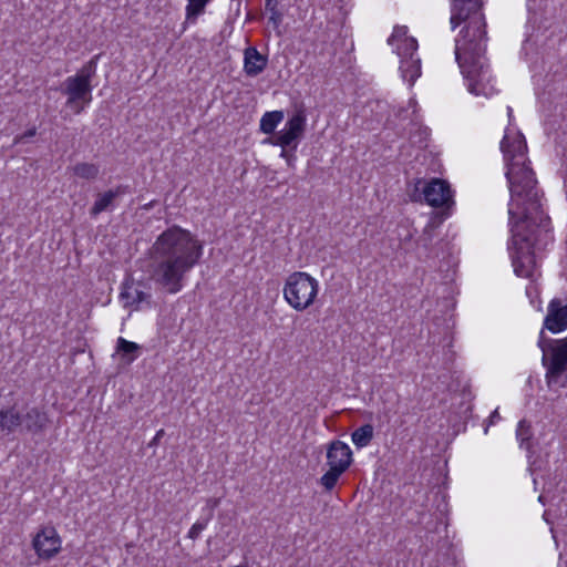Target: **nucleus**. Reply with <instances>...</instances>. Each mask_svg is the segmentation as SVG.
<instances>
[{
	"label": "nucleus",
	"mask_w": 567,
	"mask_h": 567,
	"mask_svg": "<svg viewBox=\"0 0 567 567\" xmlns=\"http://www.w3.org/2000/svg\"><path fill=\"white\" fill-rule=\"evenodd\" d=\"M284 111L266 112L261 118L259 128L264 134H274L278 124L284 120Z\"/></svg>",
	"instance_id": "obj_19"
},
{
	"label": "nucleus",
	"mask_w": 567,
	"mask_h": 567,
	"mask_svg": "<svg viewBox=\"0 0 567 567\" xmlns=\"http://www.w3.org/2000/svg\"><path fill=\"white\" fill-rule=\"evenodd\" d=\"M544 329L551 333H559L567 329V302L559 298H554L547 307V315L544 319Z\"/></svg>",
	"instance_id": "obj_13"
},
{
	"label": "nucleus",
	"mask_w": 567,
	"mask_h": 567,
	"mask_svg": "<svg viewBox=\"0 0 567 567\" xmlns=\"http://www.w3.org/2000/svg\"><path fill=\"white\" fill-rule=\"evenodd\" d=\"M99 172V166L92 163H79L73 167V173L83 179H94Z\"/></svg>",
	"instance_id": "obj_23"
},
{
	"label": "nucleus",
	"mask_w": 567,
	"mask_h": 567,
	"mask_svg": "<svg viewBox=\"0 0 567 567\" xmlns=\"http://www.w3.org/2000/svg\"><path fill=\"white\" fill-rule=\"evenodd\" d=\"M126 193H128V186L118 185L113 189L99 194L96 200L90 209V215L92 217H96L105 210L113 209L115 199Z\"/></svg>",
	"instance_id": "obj_16"
},
{
	"label": "nucleus",
	"mask_w": 567,
	"mask_h": 567,
	"mask_svg": "<svg viewBox=\"0 0 567 567\" xmlns=\"http://www.w3.org/2000/svg\"><path fill=\"white\" fill-rule=\"evenodd\" d=\"M99 55L86 62L75 75L63 82L62 92L68 96L65 106L80 114L92 101V79L96 73Z\"/></svg>",
	"instance_id": "obj_5"
},
{
	"label": "nucleus",
	"mask_w": 567,
	"mask_h": 567,
	"mask_svg": "<svg viewBox=\"0 0 567 567\" xmlns=\"http://www.w3.org/2000/svg\"><path fill=\"white\" fill-rule=\"evenodd\" d=\"M22 414L14 408L0 411V430L7 434L13 433L18 429L22 431Z\"/></svg>",
	"instance_id": "obj_18"
},
{
	"label": "nucleus",
	"mask_w": 567,
	"mask_h": 567,
	"mask_svg": "<svg viewBox=\"0 0 567 567\" xmlns=\"http://www.w3.org/2000/svg\"><path fill=\"white\" fill-rule=\"evenodd\" d=\"M209 1L210 0H188V4L186 7L187 18L202 14Z\"/></svg>",
	"instance_id": "obj_24"
},
{
	"label": "nucleus",
	"mask_w": 567,
	"mask_h": 567,
	"mask_svg": "<svg viewBox=\"0 0 567 567\" xmlns=\"http://www.w3.org/2000/svg\"><path fill=\"white\" fill-rule=\"evenodd\" d=\"M352 463V451L349 445L342 441H332L327 449V464L329 470L321 476L320 484L331 491L338 483L340 476L350 467Z\"/></svg>",
	"instance_id": "obj_9"
},
{
	"label": "nucleus",
	"mask_w": 567,
	"mask_h": 567,
	"mask_svg": "<svg viewBox=\"0 0 567 567\" xmlns=\"http://www.w3.org/2000/svg\"><path fill=\"white\" fill-rule=\"evenodd\" d=\"M389 43L396 48L403 80L412 85L421 75V60L416 56L417 41L408 37V28L402 25L394 28Z\"/></svg>",
	"instance_id": "obj_6"
},
{
	"label": "nucleus",
	"mask_w": 567,
	"mask_h": 567,
	"mask_svg": "<svg viewBox=\"0 0 567 567\" xmlns=\"http://www.w3.org/2000/svg\"><path fill=\"white\" fill-rule=\"evenodd\" d=\"M143 284L141 281H125L122 286L120 299L124 307H135L136 309L141 303H150L151 293L143 290Z\"/></svg>",
	"instance_id": "obj_14"
},
{
	"label": "nucleus",
	"mask_w": 567,
	"mask_h": 567,
	"mask_svg": "<svg viewBox=\"0 0 567 567\" xmlns=\"http://www.w3.org/2000/svg\"><path fill=\"white\" fill-rule=\"evenodd\" d=\"M220 499L219 498H208L206 502V507L208 509L207 516L209 517V520L214 517V509L219 505Z\"/></svg>",
	"instance_id": "obj_28"
},
{
	"label": "nucleus",
	"mask_w": 567,
	"mask_h": 567,
	"mask_svg": "<svg viewBox=\"0 0 567 567\" xmlns=\"http://www.w3.org/2000/svg\"><path fill=\"white\" fill-rule=\"evenodd\" d=\"M485 37H470L455 40V59L467 81V89L474 95L488 97L496 92L489 83L491 75L485 63Z\"/></svg>",
	"instance_id": "obj_3"
},
{
	"label": "nucleus",
	"mask_w": 567,
	"mask_h": 567,
	"mask_svg": "<svg viewBox=\"0 0 567 567\" xmlns=\"http://www.w3.org/2000/svg\"><path fill=\"white\" fill-rule=\"evenodd\" d=\"M410 196L414 202H425L433 207H449L453 204L450 184L440 178L417 181Z\"/></svg>",
	"instance_id": "obj_10"
},
{
	"label": "nucleus",
	"mask_w": 567,
	"mask_h": 567,
	"mask_svg": "<svg viewBox=\"0 0 567 567\" xmlns=\"http://www.w3.org/2000/svg\"><path fill=\"white\" fill-rule=\"evenodd\" d=\"M165 435V431L163 429L158 430L152 441L148 443V446H157L159 444L161 439Z\"/></svg>",
	"instance_id": "obj_29"
},
{
	"label": "nucleus",
	"mask_w": 567,
	"mask_h": 567,
	"mask_svg": "<svg viewBox=\"0 0 567 567\" xmlns=\"http://www.w3.org/2000/svg\"><path fill=\"white\" fill-rule=\"evenodd\" d=\"M516 437L519 441L520 447L530 451V440L533 437V431L530 424L526 420L519 421L516 430Z\"/></svg>",
	"instance_id": "obj_22"
},
{
	"label": "nucleus",
	"mask_w": 567,
	"mask_h": 567,
	"mask_svg": "<svg viewBox=\"0 0 567 567\" xmlns=\"http://www.w3.org/2000/svg\"><path fill=\"white\" fill-rule=\"evenodd\" d=\"M352 442L358 449L365 447L370 444L373 439V426L371 424H364L358 427L351 434Z\"/></svg>",
	"instance_id": "obj_21"
},
{
	"label": "nucleus",
	"mask_w": 567,
	"mask_h": 567,
	"mask_svg": "<svg viewBox=\"0 0 567 567\" xmlns=\"http://www.w3.org/2000/svg\"><path fill=\"white\" fill-rule=\"evenodd\" d=\"M278 0H266L265 2V9L266 11L270 12V20L275 23L280 20L281 16L277 10Z\"/></svg>",
	"instance_id": "obj_26"
},
{
	"label": "nucleus",
	"mask_w": 567,
	"mask_h": 567,
	"mask_svg": "<svg viewBox=\"0 0 567 567\" xmlns=\"http://www.w3.org/2000/svg\"><path fill=\"white\" fill-rule=\"evenodd\" d=\"M405 112H406V110H403V109L400 110L398 116L399 117H403V113H405Z\"/></svg>",
	"instance_id": "obj_33"
},
{
	"label": "nucleus",
	"mask_w": 567,
	"mask_h": 567,
	"mask_svg": "<svg viewBox=\"0 0 567 567\" xmlns=\"http://www.w3.org/2000/svg\"><path fill=\"white\" fill-rule=\"evenodd\" d=\"M538 347L543 352L542 363L546 369L545 380L549 389L567 385V337L546 339L540 331Z\"/></svg>",
	"instance_id": "obj_4"
},
{
	"label": "nucleus",
	"mask_w": 567,
	"mask_h": 567,
	"mask_svg": "<svg viewBox=\"0 0 567 567\" xmlns=\"http://www.w3.org/2000/svg\"><path fill=\"white\" fill-rule=\"evenodd\" d=\"M22 431L31 434L42 433L49 424L48 414L38 409L30 408L22 414Z\"/></svg>",
	"instance_id": "obj_15"
},
{
	"label": "nucleus",
	"mask_w": 567,
	"mask_h": 567,
	"mask_svg": "<svg viewBox=\"0 0 567 567\" xmlns=\"http://www.w3.org/2000/svg\"><path fill=\"white\" fill-rule=\"evenodd\" d=\"M481 0H453L451 24L455 29L462 22L466 25L461 30L457 39L470 37H485V20L481 12Z\"/></svg>",
	"instance_id": "obj_7"
},
{
	"label": "nucleus",
	"mask_w": 567,
	"mask_h": 567,
	"mask_svg": "<svg viewBox=\"0 0 567 567\" xmlns=\"http://www.w3.org/2000/svg\"><path fill=\"white\" fill-rule=\"evenodd\" d=\"M209 517L198 519L188 530L187 537L195 540L199 537L200 533L207 527Z\"/></svg>",
	"instance_id": "obj_25"
},
{
	"label": "nucleus",
	"mask_w": 567,
	"mask_h": 567,
	"mask_svg": "<svg viewBox=\"0 0 567 567\" xmlns=\"http://www.w3.org/2000/svg\"><path fill=\"white\" fill-rule=\"evenodd\" d=\"M307 117L303 110H298L287 121L285 128L276 133L274 136L265 140V143H269L281 148H290L296 151L300 140L303 137L306 131Z\"/></svg>",
	"instance_id": "obj_11"
},
{
	"label": "nucleus",
	"mask_w": 567,
	"mask_h": 567,
	"mask_svg": "<svg viewBox=\"0 0 567 567\" xmlns=\"http://www.w3.org/2000/svg\"><path fill=\"white\" fill-rule=\"evenodd\" d=\"M415 105H416V101L414 99H410L409 106L410 107H415Z\"/></svg>",
	"instance_id": "obj_32"
},
{
	"label": "nucleus",
	"mask_w": 567,
	"mask_h": 567,
	"mask_svg": "<svg viewBox=\"0 0 567 567\" xmlns=\"http://www.w3.org/2000/svg\"><path fill=\"white\" fill-rule=\"evenodd\" d=\"M37 134V128L35 127H32V128H29L28 131H25L20 137L19 140L20 141H24L27 138H30V137H33L34 135Z\"/></svg>",
	"instance_id": "obj_30"
},
{
	"label": "nucleus",
	"mask_w": 567,
	"mask_h": 567,
	"mask_svg": "<svg viewBox=\"0 0 567 567\" xmlns=\"http://www.w3.org/2000/svg\"><path fill=\"white\" fill-rule=\"evenodd\" d=\"M296 151H291L290 148H281L280 156L287 161V164L292 167L293 162L296 161Z\"/></svg>",
	"instance_id": "obj_27"
},
{
	"label": "nucleus",
	"mask_w": 567,
	"mask_h": 567,
	"mask_svg": "<svg viewBox=\"0 0 567 567\" xmlns=\"http://www.w3.org/2000/svg\"><path fill=\"white\" fill-rule=\"evenodd\" d=\"M498 420H501V415L497 410L493 411L492 414L488 417V425L496 423Z\"/></svg>",
	"instance_id": "obj_31"
},
{
	"label": "nucleus",
	"mask_w": 567,
	"mask_h": 567,
	"mask_svg": "<svg viewBox=\"0 0 567 567\" xmlns=\"http://www.w3.org/2000/svg\"><path fill=\"white\" fill-rule=\"evenodd\" d=\"M507 171L511 200L508 204L512 243L508 246L514 271L518 277L532 278L536 269L534 248L539 237L549 234V218L542 210L535 173L527 164L524 136L505 134L501 142Z\"/></svg>",
	"instance_id": "obj_1"
},
{
	"label": "nucleus",
	"mask_w": 567,
	"mask_h": 567,
	"mask_svg": "<svg viewBox=\"0 0 567 567\" xmlns=\"http://www.w3.org/2000/svg\"><path fill=\"white\" fill-rule=\"evenodd\" d=\"M61 537L52 526L42 527L33 537L32 546L41 559L49 560L61 549Z\"/></svg>",
	"instance_id": "obj_12"
},
{
	"label": "nucleus",
	"mask_w": 567,
	"mask_h": 567,
	"mask_svg": "<svg viewBox=\"0 0 567 567\" xmlns=\"http://www.w3.org/2000/svg\"><path fill=\"white\" fill-rule=\"evenodd\" d=\"M268 58L261 54L255 47H248L244 51V71L255 78L264 72L267 68Z\"/></svg>",
	"instance_id": "obj_17"
},
{
	"label": "nucleus",
	"mask_w": 567,
	"mask_h": 567,
	"mask_svg": "<svg viewBox=\"0 0 567 567\" xmlns=\"http://www.w3.org/2000/svg\"><path fill=\"white\" fill-rule=\"evenodd\" d=\"M507 111H508V116L511 117L512 116V107H507Z\"/></svg>",
	"instance_id": "obj_34"
},
{
	"label": "nucleus",
	"mask_w": 567,
	"mask_h": 567,
	"mask_svg": "<svg viewBox=\"0 0 567 567\" xmlns=\"http://www.w3.org/2000/svg\"><path fill=\"white\" fill-rule=\"evenodd\" d=\"M202 255V243L189 230L174 225L150 247L146 271L156 287L175 295L183 289L186 275Z\"/></svg>",
	"instance_id": "obj_2"
},
{
	"label": "nucleus",
	"mask_w": 567,
	"mask_h": 567,
	"mask_svg": "<svg viewBox=\"0 0 567 567\" xmlns=\"http://www.w3.org/2000/svg\"><path fill=\"white\" fill-rule=\"evenodd\" d=\"M141 347L120 337L116 341V352L121 353L126 363L133 362L138 357Z\"/></svg>",
	"instance_id": "obj_20"
},
{
	"label": "nucleus",
	"mask_w": 567,
	"mask_h": 567,
	"mask_svg": "<svg viewBox=\"0 0 567 567\" xmlns=\"http://www.w3.org/2000/svg\"><path fill=\"white\" fill-rule=\"evenodd\" d=\"M319 291L318 281L307 272L296 271L291 274L284 287V297L297 311L309 308Z\"/></svg>",
	"instance_id": "obj_8"
}]
</instances>
